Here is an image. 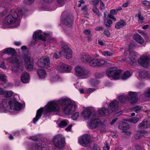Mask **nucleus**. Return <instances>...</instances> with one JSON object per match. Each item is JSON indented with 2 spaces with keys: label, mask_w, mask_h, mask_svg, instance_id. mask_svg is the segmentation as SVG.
Listing matches in <instances>:
<instances>
[{
  "label": "nucleus",
  "mask_w": 150,
  "mask_h": 150,
  "mask_svg": "<svg viewBox=\"0 0 150 150\" xmlns=\"http://www.w3.org/2000/svg\"><path fill=\"white\" fill-rule=\"evenodd\" d=\"M22 14V11L18 14L15 9L11 10L1 24V27L5 29L8 25L13 28L17 27L19 25V20Z\"/></svg>",
  "instance_id": "f257e3e1"
},
{
  "label": "nucleus",
  "mask_w": 150,
  "mask_h": 150,
  "mask_svg": "<svg viewBox=\"0 0 150 150\" xmlns=\"http://www.w3.org/2000/svg\"><path fill=\"white\" fill-rule=\"evenodd\" d=\"M59 109V107L56 102L52 101L48 102L44 109L41 108L38 110L35 117L33 120V123H35L38 120L42 115L43 111L45 113L58 112Z\"/></svg>",
  "instance_id": "f03ea898"
},
{
  "label": "nucleus",
  "mask_w": 150,
  "mask_h": 150,
  "mask_svg": "<svg viewBox=\"0 0 150 150\" xmlns=\"http://www.w3.org/2000/svg\"><path fill=\"white\" fill-rule=\"evenodd\" d=\"M58 104L61 106H64L63 110L64 112L67 114L71 113L75 110L76 105L74 102L71 101V100L67 97H63L57 101Z\"/></svg>",
  "instance_id": "7ed1b4c3"
},
{
  "label": "nucleus",
  "mask_w": 150,
  "mask_h": 150,
  "mask_svg": "<svg viewBox=\"0 0 150 150\" xmlns=\"http://www.w3.org/2000/svg\"><path fill=\"white\" fill-rule=\"evenodd\" d=\"M3 107L7 109L8 107L9 106L10 108L9 110L10 111H12L11 110H18L21 109V105L19 103L15 98L11 99H4L2 102Z\"/></svg>",
  "instance_id": "20e7f679"
},
{
  "label": "nucleus",
  "mask_w": 150,
  "mask_h": 150,
  "mask_svg": "<svg viewBox=\"0 0 150 150\" xmlns=\"http://www.w3.org/2000/svg\"><path fill=\"white\" fill-rule=\"evenodd\" d=\"M119 100L121 102H124L127 100H129L131 103L136 102L138 100L137 93L136 92L130 91L126 96L123 94L118 97Z\"/></svg>",
  "instance_id": "39448f33"
},
{
  "label": "nucleus",
  "mask_w": 150,
  "mask_h": 150,
  "mask_svg": "<svg viewBox=\"0 0 150 150\" xmlns=\"http://www.w3.org/2000/svg\"><path fill=\"white\" fill-rule=\"evenodd\" d=\"M122 71L121 69H117L116 67H112L106 70V74L108 76L114 79H117L120 78Z\"/></svg>",
  "instance_id": "423d86ee"
},
{
  "label": "nucleus",
  "mask_w": 150,
  "mask_h": 150,
  "mask_svg": "<svg viewBox=\"0 0 150 150\" xmlns=\"http://www.w3.org/2000/svg\"><path fill=\"white\" fill-rule=\"evenodd\" d=\"M64 138L60 134L55 136L52 140L54 146L59 149L63 148L64 145L65 140Z\"/></svg>",
  "instance_id": "0eeeda50"
},
{
  "label": "nucleus",
  "mask_w": 150,
  "mask_h": 150,
  "mask_svg": "<svg viewBox=\"0 0 150 150\" xmlns=\"http://www.w3.org/2000/svg\"><path fill=\"white\" fill-rule=\"evenodd\" d=\"M138 63L142 66H146L150 63V55L144 54L140 56L138 60Z\"/></svg>",
  "instance_id": "6e6552de"
},
{
  "label": "nucleus",
  "mask_w": 150,
  "mask_h": 150,
  "mask_svg": "<svg viewBox=\"0 0 150 150\" xmlns=\"http://www.w3.org/2000/svg\"><path fill=\"white\" fill-rule=\"evenodd\" d=\"M74 69L75 74L77 76H85L90 73L89 71L85 70L83 66H76Z\"/></svg>",
  "instance_id": "1a4fd4ad"
},
{
  "label": "nucleus",
  "mask_w": 150,
  "mask_h": 150,
  "mask_svg": "<svg viewBox=\"0 0 150 150\" xmlns=\"http://www.w3.org/2000/svg\"><path fill=\"white\" fill-rule=\"evenodd\" d=\"M91 108L90 107H88L84 109L81 113V115L85 120H87L92 118L94 115L91 112Z\"/></svg>",
  "instance_id": "9d476101"
},
{
  "label": "nucleus",
  "mask_w": 150,
  "mask_h": 150,
  "mask_svg": "<svg viewBox=\"0 0 150 150\" xmlns=\"http://www.w3.org/2000/svg\"><path fill=\"white\" fill-rule=\"evenodd\" d=\"M60 55H63L67 59H69L72 57V52L71 50L69 47H66L64 50L59 53Z\"/></svg>",
  "instance_id": "9b49d317"
},
{
  "label": "nucleus",
  "mask_w": 150,
  "mask_h": 150,
  "mask_svg": "<svg viewBox=\"0 0 150 150\" xmlns=\"http://www.w3.org/2000/svg\"><path fill=\"white\" fill-rule=\"evenodd\" d=\"M118 102L117 100H114L110 103L108 106L109 112L111 113L114 112L118 110Z\"/></svg>",
  "instance_id": "f8f14e48"
},
{
  "label": "nucleus",
  "mask_w": 150,
  "mask_h": 150,
  "mask_svg": "<svg viewBox=\"0 0 150 150\" xmlns=\"http://www.w3.org/2000/svg\"><path fill=\"white\" fill-rule=\"evenodd\" d=\"M80 59L83 63H86L87 62L91 65L93 59L91 56L88 54L83 53L81 55Z\"/></svg>",
  "instance_id": "ddd939ff"
},
{
  "label": "nucleus",
  "mask_w": 150,
  "mask_h": 150,
  "mask_svg": "<svg viewBox=\"0 0 150 150\" xmlns=\"http://www.w3.org/2000/svg\"><path fill=\"white\" fill-rule=\"evenodd\" d=\"M42 31L41 30H38L35 31L34 33L33 37V39L35 40H41L45 41L46 40L45 37L42 35Z\"/></svg>",
  "instance_id": "4468645a"
},
{
  "label": "nucleus",
  "mask_w": 150,
  "mask_h": 150,
  "mask_svg": "<svg viewBox=\"0 0 150 150\" xmlns=\"http://www.w3.org/2000/svg\"><path fill=\"white\" fill-rule=\"evenodd\" d=\"M90 141L89 137L87 135H84L81 137L79 139V143L83 146H85Z\"/></svg>",
  "instance_id": "2eb2a0df"
},
{
  "label": "nucleus",
  "mask_w": 150,
  "mask_h": 150,
  "mask_svg": "<svg viewBox=\"0 0 150 150\" xmlns=\"http://www.w3.org/2000/svg\"><path fill=\"white\" fill-rule=\"evenodd\" d=\"M38 65H49L50 64V60L48 57H43L38 59Z\"/></svg>",
  "instance_id": "dca6fc26"
},
{
  "label": "nucleus",
  "mask_w": 150,
  "mask_h": 150,
  "mask_svg": "<svg viewBox=\"0 0 150 150\" xmlns=\"http://www.w3.org/2000/svg\"><path fill=\"white\" fill-rule=\"evenodd\" d=\"M25 66H33V60L31 58L30 54L28 53L25 55L23 57Z\"/></svg>",
  "instance_id": "f3484780"
},
{
  "label": "nucleus",
  "mask_w": 150,
  "mask_h": 150,
  "mask_svg": "<svg viewBox=\"0 0 150 150\" xmlns=\"http://www.w3.org/2000/svg\"><path fill=\"white\" fill-rule=\"evenodd\" d=\"M72 69V66H57V69L59 73L70 72Z\"/></svg>",
  "instance_id": "a211bd4d"
},
{
  "label": "nucleus",
  "mask_w": 150,
  "mask_h": 150,
  "mask_svg": "<svg viewBox=\"0 0 150 150\" xmlns=\"http://www.w3.org/2000/svg\"><path fill=\"white\" fill-rule=\"evenodd\" d=\"M92 62V65L94 66H100L105 64L108 66L109 65V64L107 62L103 59H93Z\"/></svg>",
  "instance_id": "6ab92c4d"
},
{
  "label": "nucleus",
  "mask_w": 150,
  "mask_h": 150,
  "mask_svg": "<svg viewBox=\"0 0 150 150\" xmlns=\"http://www.w3.org/2000/svg\"><path fill=\"white\" fill-rule=\"evenodd\" d=\"M101 124L100 120L98 119H95L91 120L89 123L91 128H95Z\"/></svg>",
  "instance_id": "aec40b11"
},
{
  "label": "nucleus",
  "mask_w": 150,
  "mask_h": 150,
  "mask_svg": "<svg viewBox=\"0 0 150 150\" xmlns=\"http://www.w3.org/2000/svg\"><path fill=\"white\" fill-rule=\"evenodd\" d=\"M21 79L22 81L24 83H29L30 79L29 74L26 72L23 73Z\"/></svg>",
  "instance_id": "412c9836"
},
{
  "label": "nucleus",
  "mask_w": 150,
  "mask_h": 150,
  "mask_svg": "<svg viewBox=\"0 0 150 150\" xmlns=\"http://www.w3.org/2000/svg\"><path fill=\"white\" fill-rule=\"evenodd\" d=\"M10 61L13 63H17L19 64L22 63V61L20 57L18 56L13 55L10 59Z\"/></svg>",
  "instance_id": "4be33fe9"
},
{
  "label": "nucleus",
  "mask_w": 150,
  "mask_h": 150,
  "mask_svg": "<svg viewBox=\"0 0 150 150\" xmlns=\"http://www.w3.org/2000/svg\"><path fill=\"white\" fill-rule=\"evenodd\" d=\"M37 73L39 78L41 79L45 78L47 75L45 71L42 68L38 69L37 71Z\"/></svg>",
  "instance_id": "5701e85b"
},
{
  "label": "nucleus",
  "mask_w": 150,
  "mask_h": 150,
  "mask_svg": "<svg viewBox=\"0 0 150 150\" xmlns=\"http://www.w3.org/2000/svg\"><path fill=\"white\" fill-rule=\"evenodd\" d=\"M139 76L142 79L150 78V73L145 71H143L139 73Z\"/></svg>",
  "instance_id": "b1692460"
},
{
  "label": "nucleus",
  "mask_w": 150,
  "mask_h": 150,
  "mask_svg": "<svg viewBox=\"0 0 150 150\" xmlns=\"http://www.w3.org/2000/svg\"><path fill=\"white\" fill-rule=\"evenodd\" d=\"M138 54L134 52H131L129 54V64L131 65H132V64L134 63V60L135 59V57Z\"/></svg>",
  "instance_id": "393cba45"
},
{
  "label": "nucleus",
  "mask_w": 150,
  "mask_h": 150,
  "mask_svg": "<svg viewBox=\"0 0 150 150\" xmlns=\"http://www.w3.org/2000/svg\"><path fill=\"white\" fill-rule=\"evenodd\" d=\"M134 38L136 41L139 44H142L144 42L143 39L137 33H135L134 34Z\"/></svg>",
  "instance_id": "a878e982"
},
{
  "label": "nucleus",
  "mask_w": 150,
  "mask_h": 150,
  "mask_svg": "<svg viewBox=\"0 0 150 150\" xmlns=\"http://www.w3.org/2000/svg\"><path fill=\"white\" fill-rule=\"evenodd\" d=\"M2 51L4 54H14L15 52V50L11 48L5 49L3 50Z\"/></svg>",
  "instance_id": "bb28decb"
},
{
  "label": "nucleus",
  "mask_w": 150,
  "mask_h": 150,
  "mask_svg": "<svg viewBox=\"0 0 150 150\" xmlns=\"http://www.w3.org/2000/svg\"><path fill=\"white\" fill-rule=\"evenodd\" d=\"M73 20L69 17H67L65 18L64 23L66 26L69 27H71L72 25Z\"/></svg>",
  "instance_id": "cd10ccee"
},
{
  "label": "nucleus",
  "mask_w": 150,
  "mask_h": 150,
  "mask_svg": "<svg viewBox=\"0 0 150 150\" xmlns=\"http://www.w3.org/2000/svg\"><path fill=\"white\" fill-rule=\"evenodd\" d=\"M126 25V23L123 21H120L117 22L115 25V28L117 29H119L122 27Z\"/></svg>",
  "instance_id": "c85d7f7f"
},
{
  "label": "nucleus",
  "mask_w": 150,
  "mask_h": 150,
  "mask_svg": "<svg viewBox=\"0 0 150 150\" xmlns=\"http://www.w3.org/2000/svg\"><path fill=\"white\" fill-rule=\"evenodd\" d=\"M131 76V73L129 71L125 72L121 77V78L122 80H125L130 77Z\"/></svg>",
  "instance_id": "c756f323"
},
{
  "label": "nucleus",
  "mask_w": 150,
  "mask_h": 150,
  "mask_svg": "<svg viewBox=\"0 0 150 150\" xmlns=\"http://www.w3.org/2000/svg\"><path fill=\"white\" fill-rule=\"evenodd\" d=\"M130 128V126L127 123H122L121 125L119 126L118 128L122 130L127 129Z\"/></svg>",
  "instance_id": "7c9ffc66"
},
{
  "label": "nucleus",
  "mask_w": 150,
  "mask_h": 150,
  "mask_svg": "<svg viewBox=\"0 0 150 150\" xmlns=\"http://www.w3.org/2000/svg\"><path fill=\"white\" fill-rule=\"evenodd\" d=\"M146 120H144L142 122L138 125V128L139 129H142L147 128Z\"/></svg>",
  "instance_id": "2f4dec72"
},
{
  "label": "nucleus",
  "mask_w": 150,
  "mask_h": 150,
  "mask_svg": "<svg viewBox=\"0 0 150 150\" xmlns=\"http://www.w3.org/2000/svg\"><path fill=\"white\" fill-rule=\"evenodd\" d=\"M22 66H12L11 70L13 72H20L23 70Z\"/></svg>",
  "instance_id": "473e14b6"
},
{
  "label": "nucleus",
  "mask_w": 150,
  "mask_h": 150,
  "mask_svg": "<svg viewBox=\"0 0 150 150\" xmlns=\"http://www.w3.org/2000/svg\"><path fill=\"white\" fill-rule=\"evenodd\" d=\"M0 10L2 11H0V18L4 15L6 13L8 10V8L7 7L4 8L1 7L0 8Z\"/></svg>",
  "instance_id": "72a5a7b5"
},
{
  "label": "nucleus",
  "mask_w": 150,
  "mask_h": 150,
  "mask_svg": "<svg viewBox=\"0 0 150 150\" xmlns=\"http://www.w3.org/2000/svg\"><path fill=\"white\" fill-rule=\"evenodd\" d=\"M68 122V121L67 120H62L58 124V126L61 128H63L67 125Z\"/></svg>",
  "instance_id": "f704fd0d"
},
{
  "label": "nucleus",
  "mask_w": 150,
  "mask_h": 150,
  "mask_svg": "<svg viewBox=\"0 0 150 150\" xmlns=\"http://www.w3.org/2000/svg\"><path fill=\"white\" fill-rule=\"evenodd\" d=\"M139 118L136 117H132L128 120V121L132 123H135L139 120Z\"/></svg>",
  "instance_id": "c9c22d12"
},
{
  "label": "nucleus",
  "mask_w": 150,
  "mask_h": 150,
  "mask_svg": "<svg viewBox=\"0 0 150 150\" xmlns=\"http://www.w3.org/2000/svg\"><path fill=\"white\" fill-rule=\"evenodd\" d=\"M112 21L111 20L108 19L106 21H105L104 24L107 27H110L112 24Z\"/></svg>",
  "instance_id": "e433bc0d"
},
{
  "label": "nucleus",
  "mask_w": 150,
  "mask_h": 150,
  "mask_svg": "<svg viewBox=\"0 0 150 150\" xmlns=\"http://www.w3.org/2000/svg\"><path fill=\"white\" fill-rule=\"evenodd\" d=\"M3 95L6 97H10L13 95V92L11 91H4Z\"/></svg>",
  "instance_id": "4c0bfd02"
},
{
  "label": "nucleus",
  "mask_w": 150,
  "mask_h": 150,
  "mask_svg": "<svg viewBox=\"0 0 150 150\" xmlns=\"http://www.w3.org/2000/svg\"><path fill=\"white\" fill-rule=\"evenodd\" d=\"M93 11L95 14L96 15L100 16V14L98 9L96 6H94L92 8Z\"/></svg>",
  "instance_id": "58836bf2"
},
{
  "label": "nucleus",
  "mask_w": 150,
  "mask_h": 150,
  "mask_svg": "<svg viewBox=\"0 0 150 150\" xmlns=\"http://www.w3.org/2000/svg\"><path fill=\"white\" fill-rule=\"evenodd\" d=\"M142 107L140 106H137L132 108V110L136 112H138L141 111Z\"/></svg>",
  "instance_id": "ea45409f"
},
{
  "label": "nucleus",
  "mask_w": 150,
  "mask_h": 150,
  "mask_svg": "<svg viewBox=\"0 0 150 150\" xmlns=\"http://www.w3.org/2000/svg\"><path fill=\"white\" fill-rule=\"evenodd\" d=\"M79 115V113L78 112H75L72 115L71 118L74 120H76L78 117Z\"/></svg>",
  "instance_id": "a19ab883"
},
{
  "label": "nucleus",
  "mask_w": 150,
  "mask_h": 150,
  "mask_svg": "<svg viewBox=\"0 0 150 150\" xmlns=\"http://www.w3.org/2000/svg\"><path fill=\"white\" fill-rule=\"evenodd\" d=\"M102 54L105 56H111L112 55V54L108 51L102 52Z\"/></svg>",
  "instance_id": "79ce46f5"
},
{
  "label": "nucleus",
  "mask_w": 150,
  "mask_h": 150,
  "mask_svg": "<svg viewBox=\"0 0 150 150\" xmlns=\"http://www.w3.org/2000/svg\"><path fill=\"white\" fill-rule=\"evenodd\" d=\"M59 79V76L57 75L52 77L50 80L52 82H55L57 81Z\"/></svg>",
  "instance_id": "37998d69"
},
{
  "label": "nucleus",
  "mask_w": 150,
  "mask_h": 150,
  "mask_svg": "<svg viewBox=\"0 0 150 150\" xmlns=\"http://www.w3.org/2000/svg\"><path fill=\"white\" fill-rule=\"evenodd\" d=\"M26 70L28 71H31L36 69L35 68H34L33 66H25Z\"/></svg>",
  "instance_id": "c03bdc74"
},
{
  "label": "nucleus",
  "mask_w": 150,
  "mask_h": 150,
  "mask_svg": "<svg viewBox=\"0 0 150 150\" xmlns=\"http://www.w3.org/2000/svg\"><path fill=\"white\" fill-rule=\"evenodd\" d=\"M142 137V135L139 132L135 134L134 135V138L138 140L141 138Z\"/></svg>",
  "instance_id": "a18cd8bd"
},
{
  "label": "nucleus",
  "mask_w": 150,
  "mask_h": 150,
  "mask_svg": "<svg viewBox=\"0 0 150 150\" xmlns=\"http://www.w3.org/2000/svg\"><path fill=\"white\" fill-rule=\"evenodd\" d=\"M104 113L102 112V115H109L111 112H109V110H108L107 108H104Z\"/></svg>",
  "instance_id": "49530a36"
},
{
  "label": "nucleus",
  "mask_w": 150,
  "mask_h": 150,
  "mask_svg": "<svg viewBox=\"0 0 150 150\" xmlns=\"http://www.w3.org/2000/svg\"><path fill=\"white\" fill-rule=\"evenodd\" d=\"M144 96L146 97H150V88L147 89L145 91Z\"/></svg>",
  "instance_id": "de8ad7c7"
},
{
  "label": "nucleus",
  "mask_w": 150,
  "mask_h": 150,
  "mask_svg": "<svg viewBox=\"0 0 150 150\" xmlns=\"http://www.w3.org/2000/svg\"><path fill=\"white\" fill-rule=\"evenodd\" d=\"M142 3L147 8H149L150 7V3L147 1H144L142 2Z\"/></svg>",
  "instance_id": "09e8293b"
},
{
  "label": "nucleus",
  "mask_w": 150,
  "mask_h": 150,
  "mask_svg": "<svg viewBox=\"0 0 150 150\" xmlns=\"http://www.w3.org/2000/svg\"><path fill=\"white\" fill-rule=\"evenodd\" d=\"M109 144L107 142H106L104 144L103 150H109Z\"/></svg>",
  "instance_id": "8fccbe9b"
},
{
  "label": "nucleus",
  "mask_w": 150,
  "mask_h": 150,
  "mask_svg": "<svg viewBox=\"0 0 150 150\" xmlns=\"http://www.w3.org/2000/svg\"><path fill=\"white\" fill-rule=\"evenodd\" d=\"M91 81V84L92 86H96L99 83L98 81H96L94 80H92Z\"/></svg>",
  "instance_id": "3c124183"
},
{
  "label": "nucleus",
  "mask_w": 150,
  "mask_h": 150,
  "mask_svg": "<svg viewBox=\"0 0 150 150\" xmlns=\"http://www.w3.org/2000/svg\"><path fill=\"white\" fill-rule=\"evenodd\" d=\"M6 78V76L5 75L3 74H0V80L2 81H5Z\"/></svg>",
  "instance_id": "603ef678"
},
{
  "label": "nucleus",
  "mask_w": 150,
  "mask_h": 150,
  "mask_svg": "<svg viewBox=\"0 0 150 150\" xmlns=\"http://www.w3.org/2000/svg\"><path fill=\"white\" fill-rule=\"evenodd\" d=\"M100 0H94L91 1V3L94 6H96L98 4Z\"/></svg>",
  "instance_id": "864d4df0"
},
{
  "label": "nucleus",
  "mask_w": 150,
  "mask_h": 150,
  "mask_svg": "<svg viewBox=\"0 0 150 150\" xmlns=\"http://www.w3.org/2000/svg\"><path fill=\"white\" fill-rule=\"evenodd\" d=\"M96 90V88H88L86 92L87 93H91L93 92L94 91Z\"/></svg>",
  "instance_id": "5fc2aeb1"
},
{
  "label": "nucleus",
  "mask_w": 150,
  "mask_h": 150,
  "mask_svg": "<svg viewBox=\"0 0 150 150\" xmlns=\"http://www.w3.org/2000/svg\"><path fill=\"white\" fill-rule=\"evenodd\" d=\"M104 108H105V107H103L98 110V112L100 116H102V112L104 113Z\"/></svg>",
  "instance_id": "6e6d98bb"
},
{
  "label": "nucleus",
  "mask_w": 150,
  "mask_h": 150,
  "mask_svg": "<svg viewBox=\"0 0 150 150\" xmlns=\"http://www.w3.org/2000/svg\"><path fill=\"white\" fill-rule=\"evenodd\" d=\"M49 43H56V40L55 38H51L50 40H49Z\"/></svg>",
  "instance_id": "4d7b16f0"
},
{
  "label": "nucleus",
  "mask_w": 150,
  "mask_h": 150,
  "mask_svg": "<svg viewBox=\"0 0 150 150\" xmlns=\"http://www.w3.org/2000/svg\"><path fill=\"white\" fill-rule=\"evenodd\" d=\"M105 9V5L103 3L102 1L100 2V9L101 10H104Z\"/></svg>",
  "instance_id": "13d9d810"
},
{
  "label": "nucleus",
  "mask_w": 150,
  "mask_h": 150,
  "mask_svg": "<svg viewBox=\"0 0 150 150\" xmlns=\"http://www.w3.org/2000/svg\"><path fill=\"white\" fill-rule=\"evenodd\" d=\"M108 16L110 18L112 19L114 21H115L116 20V18L112 14H108Z\"/></svg>",
  "instance_id": "bf43d9fd"
},
{
  "label": "nucleus",
  "mask_w": 150,
  "mask_h": 150,
  "mask_svg": "<svg viewBox=\"0 0 150 150\" xmlns=\"http://www.w3.org/2000/svg\"><path fill=\"white\" fill-rule=\"evenodd\" d=\"M34 0H24V2L27 4H30L33 3Z\"/></svg>",
  "instance_id": "052dcab7"
},
{
  "label": "nucleus",
  "mask_w": 150,
  "mask_h": 150,
  "mask_svg": "<svg viewBox=\"0 0 150 150\" xmlns=\"http://www.w3.org/2000/svg\"><path fill=\"white\" fill-rule=\"evenodd\" d=\"M93 150H100V148L96 144H95L93 147Z\"/></svg>",
  "instance_id": "680f3d73"
},
{
  "label": "nucleus",
  "mask_w": 150,
  "mask_h": 150,
  "mask_svg": "<svg viewBox=\"0 0 150 150\" xmlns=\"http://www.w3.org/2000/svg\"><path fill=\"white\" fill-rule=\"evenodd\" d=\"M96 76L98 78H100L103 76V75L101 73H96Z\"/></svg>",
  "instance_id": "e2e57ef3"
},
{
  "label": "nucleus",
  "mask_w": 150,
  "mask_h": 150,
  "mask_svg": "<svg viewBox=\"0 0 150 150\" xmlns=\"http://www.w3.org/2000/svg\"><path fill=\"white\" fill-rule=\"evenodd\" d=\"M138 17L139 18V20H140L142 21L144 20V17L140 14H138Z\"/></svg>",
  "instance_id": "0e129e2a"
},
{
  "label": "nucleus",
  "mask_w": 150,
  "mask_h": 150,
  "mask_svg": "<svg viewBox=\"0 0 150 150\" xmlns=\"http://www.w3.org/2000/svg\"><path fill=\"white\" fill-rule=\"evenodd\" d=\"M104 33L107 36L109 37L110 36V33L108 30H105L104 32Z\"/></svg>",
  "instance_id": "69168bd1"
},
{
  "label": "nucleus",
  "mask_w": 150,
  "mask_h": 150,
  "mask_svg": "<svg viewBox=\"0 0 150 150\" xmlns=\"http://www.w3.org/2000/svg\"><path fill=\"white\" fill-rule=\"evenodd\" d=\"M59 4L62 6L64 4V0H57Z\"/></svg>",
  "instance_id": "338daca9"
},
{
  "label": "nucleus",
  "mask_w": 150,
  "mask_h": 150,
  "mask_svg": "<svg viewBox=\"0 0 150 150\" xmlns=\"http://www.w3.org/2000/svg\"><path fill=\"white\" fill-rule=\"evenodd\" d=\"M30 138L31 140L34 141H37L38 140V137H36V136H32L30 137Z\"/></svg>",
  "instance_id": "774afa93"
}]
</instances>
